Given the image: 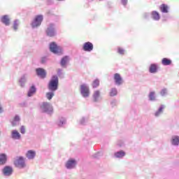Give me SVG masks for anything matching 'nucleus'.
<instances>
[{
	"instance_id": "23",
	"label": "nucleus",
	"mask_w": 179,
	"mask_h": 179,
	"mask_svg": "<svg viewBox=\"0 0 179 179\" xmlns=\"http://www.w3.org/2000/svg\"><path fill=\"white\" fill-rule=\"evenodd\" d=\"M115 157L118 158L124 157V156H125V152H124L123 150L117 152L115 153Z\"/></svg>"
},
{
	"instance_id": "21",
	"label": "nucleus",
	"mask_w": 179,
	"mask_h": 179,
	"mask_svg": "<svg viewBox=\"0 0 179 179\" xmlns=\"http://www.w3.org/2000/svg\"><path fill=\"white\" fill-rule=\"evenodd\" d=\"M150 73H156L157 72V66L156 64H151L150 66Z\"/></svg>"
},
{
	"instance_id": "14",
	"label": "nucleus",
	"mask_w": 179,
	"mask_h": 179,
	"mask_svg": "<svg viewBox=\"0 0 179 179\" xmlns=\"http://www.w3.org/2000/svg\"><path fill=\"white\" fill-rule=\"evenodd\" d=\"M1 22L6 24V26H9V24H10L9 17H8V15L1 17Z\"/></svg>"
},
{
	"instance_id": "20",
	"label": "nucleus",
	"mask_w": 179,
	"mask_h": 179,
	"mask_svg": "<svg viewBox=\"0 0 179 179\" xmlns=\"http://www.w3.org/2000/svg\"><path fill=\"white\" fill-rule=\"evenodd\" d=\"M36 87L32 85L28 92V96L31 97V96H33L34 93H36Z\"/></svg>"
},
{
	"instance_id": "31",
	"label": "nucleus",
	"mask_w": 179,
	"mask_h": 179,
	"mask_svg": "<svg viewBox=\"0 0 179 179\" xmlns=\"http://www.w3.org/2000/svg\"><path fill=\"white\" fill-rule=\"evenodd\" d=\"M117 52L121 55H124L125 54V50L121 48H117Z\"/></svg>"
},
{
	"instance_id": "28",
	"label": "nucleus",
	"mask_w": 179,
	"mask_h": 179,
	"mask_svg": "<svg viewBox=\"0 0 179 179\" xmlns=\"http://www.w3.org/2000/svg\"><path fill=\"white\" fill-rule=\"evenodd\" d=\"M149 97L151 101L156 100V96H155V92H151L149 94Z\"/></svg>"
},
{
	"instance_id": "24",
	"label": "nucleus",
	"mask_w": 179,
	"mask_h": 179,
	"mask_svg": "<svg viewBox=\"0 0 179 179\" xmlns=\"http://www.w3.org/2000/svg\"><path fill=\"white\" fill-rule=\"evenodd\" d=\"M19 121H20V117H19L17 115H15L11 122L13 127H16V122H19Z\"/></svg>"
},
{
	"instance_id": "40",
	"label": "nucleus",
	"mask_w": 179,
	"mask_h": 179,
	"mask_svg": "<svg viewBox=\"0 0 179 179\" xmlns=\"http://www.w3.org/2000/svg\"><path fill=\"white\" fill-rule=\"evenodd\" d=\"M0 113H2V107L0 106Z\"/></svg>"
},
{
	"instance_id": "22",
	"label": "nucleus",
	"mask_w": 179,
	"mask_h": 179,
	"mask_svg": "<svg viewBox=\"0 0 179 179\" xmlns=\"http://www.w3.org/2000/svg\"><path fill=\"white\" fill-rule=\"evenodd\" d=\"M152 16L154 20H160V15H159V13L156 11H153L152 13Z\"/></svg>"
},
{
	"instance_id": "26",
	"label": "nucleus",
	"mask_w": 179,
	"mask_h": 179,
	"mask_svg": "<svg viewBox=\"0 0 179 179\" xmlns=\"http://www.w3.org/2000/svg\"><path fill=\"white\" fill-rule=\"evenodd\" d=\"M69 59L68 56L63 57L61 61L62 66H65V65H66V62H68Z\"/></svg>"
},
{
	"instance_id": "38",
	"label": "nucleus",
	"mask_w": 179,
	"mask_h": 179,
	"mask_svg": "<svg viewBox=\"0 0 179 179\" xmlns=\"http://www.w3.org/2000/svg\"><path fill=\"white\" fill-rule=\"evenodd\" d=\"M46 61H47V59L45 57H42L41 64H44Z\"/></svg>"
},
{
	"instance_id": "41",
	"label": "nucleus",
	"mask_w": 179,
	"mask_h": 179,
	"mask_svg": "<svg viewBox=\"0 0 179 179\" xmlns=\"http://www.w3.org/2000/svg\"><path fill=\"white\" fill-rule=\"evenodd\" d=\"M58 1H62V0H58Z\"/></svg>"
},
{
	"instance_id": "30",
	"label": "nucleus",
	"mask_w": 179,
	"mask_h": 179,
	"mask_svg": "<svg viewBox=\"0 0 179 179\" xmlns=\"http://www.w3.org/2000/svg\"><path fill=\"white\" fill-rule=\"evenodd\" d=\"M46 97L48 99L51 100L54 97V92H48L46 93Z\"/></svg>"
},
{
	"instance_id": "34",
	"label": "nucleus",
	"mask_w": 179,
	"mask_h": 179,
	"mask_svg": "<svg viewBox=\"0 0 179 179\" xmlns=\"http://www.w3.org/2000/svg\"><path fill=\"white\" fill-rule=\"evenodd\" d=\"M24 82H26V80H24V78H21L20 80V85L21 87H23V86H24Z\"/></svg>"
},
{
	"instance_id": "33",
	"label": "nucleus",
	"mask_w": 179,
	"mask_h": 179,
	"mask_svg": "<svg viewBox=\"0 0 179 179\" xmlns=\"http://www.w3.org/2000/svg\"><path fill=\"white\" fill-rule=\"evenodd\" d=\"M164 108V107H160L158 110V111L155 113V117H159L160 113H162V111H163V109Z\"/></svg>"
},
{
	"instance_id": "11",
	"label": "nucleus",
	"mask_w": 179,
	"mask_h": 179,
	"mask_svg": "<svg viewBox=\"0 0 179 179\" xmlns=\"http://www.w3.org/2000/svg\"><path fill=\"white\" fill-rule=\"evenodd\" d=\"M26 157L29 160H32L33 159H34V157H36V151L31 150H28L26 154Z\"/></svg>"
},
{
	"instance_id": "17",
	"label": "nucleus",
	"mask_w": 179,
	"mask_h": 179,
	"mask_svg": "<svg viewBox=\"0 0 179 179\" xmlns=\"http://www.w3.org/2000/svg\"><path fill=\"white\" fill-rule=\"evenodd\" d=\"M11 136L13 139H20V134L16 130L12 131Z\"/></svg>"
},
{
	"instance_id": "29",
	"label": "nucleus",
	"mask_w": 179,
	"mask_h": 179,
	"mask_svg": "<svg viewBox=\"0 0 179 179\" xmlns=\"http://www.w3.org/2000/svg\"><path fill=\"white\" fill-rule=\"evenodd\" d=\"M110 96L112 97L114 96H117V90L115 88H113L110 90Z\"/></svg>"
},
{
	"instance_id": "15",
	"label": "nucleus",
	"mask_w": 179,
	"mask_h": 179,
	"mask_svg": "<svg viewBox=\"0 0 179 179\" xmlns=\"http://www.w3.org/2000/svg\"><path fill=\"white\" fill-rule=\"evenodd\" d=\"M172 145L175 146H178L179 145V136H173L171 140Z\"/></svg>"
},
{
	"instance_id": "12",
	"label": "nucleus",
	"mask_w": 179,
	"mask_h": 179,
	"mask_svg": "<svg viewBox=\"0 0 179 179\" xmlns=\"http://www.w3.org/2000/svg\"><path fill=\"white\" fill-rule=\"evenodd\" d=\"M114 80L116 85H121L122 83V78H121V75H120V73H115L114 75Z\"/></svg>"
},
{
	"instance_id": "4",
	"label": "nucleus",
	"mask_w": 179,
	"mask_h": 179,
	"mask_svg": "<svg viewBox=\"0 0 179 179\" xmlns=\"http://www.w3.org/2000/svg\"><path fill=\"white\" fill-rule=\"evenodd\" d=\"M41 108L43 113H52L54 110L52 108V106L50 103H48V102L43 103Z\"/></svg>"
},
{
	"instance_id": "16",
	"label": "nucleus",
	"mask_w": 179,
	"mask_h": 179,
	"mask_svg": "<svg viewBox=\"0 0 179 179\" xmlns=\"http://www.w3.org/2000/svg\"><path fill=\"white\" fill-rule=\"evenodd\" d=\"M162 65L167 66L169 65H171L172 62H171V59H170L163 58L162 60Z\"/></svg>"
},
{
	"instance_id": "6",
	"label": "nucleus",
	"mask_w": 179,
	"mask_h": 179,
	"mask_svg": "<svg viewBox=\"0 0 179 179\" xmlns=\"http://www.w3.org/2000/svg\"><path fill=\"white\" fill-rule=\"evenodd\" d=\"M43 15H37L33 22L31 23L32 27H38L41 24V22H43Z\"/></svg>"
},
{
	"instance_id": "19",
	"label": "nucleus",
	"mask_w": 179,
	"mask_h": 179,
	"mask_svg": "<svg viewBox=\"0 0 179 179\" xmlns=\"http://www.w3.org/2000/svg\"><path fill=\"white\" fill-rule=\"evenodd\" d=\"M5 163H6V155L0 154V166L5 164Z\"/></svg>"
},
{
	"instance_id": "36",
	"label": "nucleus",
	"mask_w": 179,
	"mask_h": 179,
	"mask_svg": "<svg viewBox=\"0 0 179 179\" xmlns=\"http://www.w3.org/2000/svg\"><path fill=\"white\" fill-rule=\"evenodd\" d=\"M20 132L21 134H26V128L24 127V126H22L20 127Z\"/></svg>"
},
{
	"instance_id": "9",
	"label": "nucleus",
	"mask_w": 179,
	"mask_h": 179,
	"mask_svg": "<svg viewBox=\"0 0 179 179\" xmlns=\"http://www.w3.org/2000/svg\"><path fill=\"white\" fill-rule=\"evenodd\" d=\"M36 74L38 75V76H40V78H42L43 79H44V78L47 76V73L45 72V70L41 68L36 69Z\"/></svg>"
},
{
	"instance_id": "7",
	"label": "nucleus",
	"mask_w": 179,
	"mask_h": 179,
	"mask_svg": "<svg viewBox=\"0 0 179 179\" xmlns=\"http://www.w3.org/2000/svg\"><path fill=\"white\" fill-rule=\"evenodd\" d=\"M47 36L49 37H54L55 36V31L54 30V24H50L46 30Z\"/></svg>"
},
{
	"instance_id": "1",
	"label": "nucleus",
	"mask_w": 179,
	"mask_h": 179,
	"mask_svg": "<svg viewBox=\"0 0 179 179\" xmlns=\"http://www.w3.org/2000/svg\"><path fill=\"white\" fill-rule=\"evenodd\" d=\"M58 77L57 76H53L49 82L48 87L49 90H51V92H55V90H58Z\"/></svg>"
},
{
	"instance_id": "2",
	"label": "nucleus",
	"mask_w": 179,
	"mask_h": 179,
	"mask_svg": "<svg viewBox=\"0 0 179 179\" xmlns=\"http://www.w3.org/2000/svg\"><path fill=\"white\" fill-rule=\"evenodd\" d=\"M50 50L53 54H62V48L58 46L55 42H52L50 44Z\"/></svg>"
},
{
	"instance_id": "10",
	"label": "nucleus",
	"mask_w": 179,
	"mask_h": 179,
	"mask_svg": "<svg viewBox=\"0 0 179 179\" xmlns=\"http://www.w3.org/2000/svg\"><path fill=\"white\" fill-rule=\"evenodd\" d=\"M13 173V169L10 166H5L3 169L4 176H10Z\"/></svg>"
},
{
	"instance_id": "37",
	"label": "nucleus",
	"mask_w": 179,
	"mask_h": 179,
	"mask_svg": "<svg viewBox=\"0 0 179 179\" xmlns=\"http://www.w3.org/2000/svg\"><path fill=\"white\" fill-rule=\"evenodd\" d=\"M17 26H18L17 21H15L13 24L14 30H17Z\"/></svg>"
},
{
	"instance_id": "3",
	"label": "nucleus",
	"mask_w": 179,
	"mask_h": 179,
	"mask_svg": "<svg viewBox=\"0 0 179 179\" xmlns=\"http://www.w3.org/2000/svg\"><path fill=\"white\" fill-rule=\"evenodd\" d=\"M14 164L18 169H23L26 167V164H24V158L23 157H18L15 161Z\"/></svg>"
},
{
	"instance_id": "13",
	"label": "nucleus",
	"mask_w": 179,
	"mask_h": 179,
	"mask_svg": "<svg viewBox=\"0 0 179 179\" xmlns=\"http://www.w3.org/2000/svg\"><path fill=\"white\" fill-rule=\"evenodd\" d=\"M76 166V161L75 159H70L66 164V167L67 169H73Z\"/></svg>"
},
{
	"instance_id": "8",
	"label": "nucleus",
	"mask_w": 179,
	"mask_h": 179,
	"mask_svg": "<svg viewBox=\"0 0 179 179\" xmlns=\"http://www.w3.org/2000/svg\"><path fill=\"white\" fill-rule=\"evenodd\" d=\"M83 50L84 51H87V52H90L93 51V43L90 42H86L83 44Z\"/></svg>"
},
{
	"instance_id": "25",
	"label": "nucleus",
	"mask_w": 179,
	"mask_h": 179,
	"mask_svg": "<svg viewBox=\"0 0 179 179\" xmlns=\"http://www.w3.org/2000/svg\"><path fill=\"white\" fill-rule=\"evenodd\" d=\"M93 97H94V101H97L99 97H100V91L99 90L95 91L94 92Z\"/></svg>"
},
{
	"instance_id": "39",
	"label": "nucleus",
	"mask_w": 179,
	"mask_h": 179,
	"mask_svg": "<svg viewBox=\"0 0 179 179\" xmlns=\"http://www.w3.org/2000/svg\"><path fill=\"white\" fill-rule=\"evenodd\" d=\"M127 0H122L123 5H127Z\"/></svg>"
},
{
	"instance_id": "27",
	"label": "nucleus",
	"mask_w": 179,
	"mask_h": 179,
	"mask_svg": "<svg viewBox=\"0 0 179 179\" xmlns=\"http://www.w3.org/2000/svg\"><path fill=\"white\" fill-rule=\"evenodd\" d=\"M100 86V80L99 79H96L92 83V87L96 88Z\"/></svg>"
},
{
	"instance_id": "18",
	"label": "nucleus",
	"mask_w": 179,
	"mask_h": 179,
	"mask_svg": "<svg viewBox=\"0 0 179 179\" xmlns=\"http://www.w3.org/2000/svg\"><path fill=\"white\" fill-rule=\"evenodd\" d=\"M160 10L162 13H169V6L166 4H162L160 6Z\"/></svg>"
},
{
	"instance_id": "32",
	"label": "nucleus",
	"mask_w": 179,
	"mask_h": 179,
	"mask_svg": "<svg viewBox=\"0 0 179 179\" xmlns=\"http://www.w3.org/2000/svg\"><path fill=\"white\" fill-rule=\"evenodd\" d=\"M164 108V107H160L158 110V111L155 113V117H159L160 113H162V111H163V109Z\"/></svg>"
},
{
	"instance_id": "35",
	"label": "nucleus",
	"mask_w": 179,
	"mask_h": 179,
	"mask_svg": "<svg viewBox=\"0 0 179 179\" xmlns=\"http://www.w3.org/2000/svg\"><path fill=\"white\" fill-rule=\"evenodd\" d=\"M160 94L162 96H166V94H167V90L166 89L162 90Z\"/></svg>"
},
{
	"instance_id": "5",
	"label": "nucleus",
	"mask_w": 179,
	"mask_h": 179,
	"mask_svg": "<svg viewBox=\"0 0 179 179\" xmlns=\"http://www.w3.org/2000/svg\"><path fill=\"white\" fill-rule=\"evenodd\" d=\"M80 93L83 97H89V94H90L89 87H87V85L85 84L81 85Z\"/></svg>"
}]
</instances>
